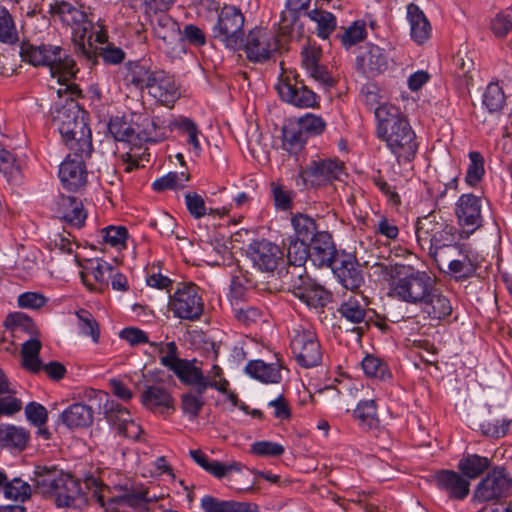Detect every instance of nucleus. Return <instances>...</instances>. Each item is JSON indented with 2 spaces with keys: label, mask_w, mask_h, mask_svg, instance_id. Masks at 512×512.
Segmentation results:
<instances>
[{
  "label": "nucleus",
  "mask_w": 512,
  "mask_h": 512,
  "mask_svg": "<svg viewBox=\"0 0 512 512\" xmlns=\"http://www.w3.org/2000/svg\"><path fill=\"white\" fill-rule=\"evenodd\" d=\"M20 56L23 61L33 66H45L49 68L53 78H57L58 83L64 88L57 90L58 96L61 98L63 94L70 96L64 103L55 104L52 111V122L54 127L65 129L66 125L78 119L85 112L80 109L78 103L71 97L80 93L79 88L74 84H69L77 73L75 61L60 46L40 45L34 46L29 43H22L20 47Z\"/></svg>",
  "instance_id": "obj_1"
},
{
  "label": "nucleus",
  "mask_w": 512,
  "mask_h": 512,
  "mask_svg": "<svg viewBox=\"0 0 512 512\" xmlns=\"http://www.w3.org/2000/svg\"><path fill=\"white\" fill-rule=\"evenodd\" d=\"M377 135L396 156L399 164L411 162L417 152L416 135L400 109L382 104L375 110Z\"/></svg>",
  "instance_id": "obj_2"
},
{
  "label": "nucleus",
  "mask_w": 512,
  "mask_h": 512,
  "mask_svg": "<svg viewBox=\"0 0 512 512\" xmlns=\"http://www.w3.org/2000/svg\"><path fill=\"white\" fill-rule=\"evenodd\" d=\"M434 261L441 271L454 276L457 280L473 277L479 267L477 253L465 243L442 252Z\"/></svg>",
  "instance_id": "obj_3"
},
{
  "label": "nucleus",
  "mask_w": 512,
  "mask_h": 512,
  "mask_svg": "<svg viewBox=\"0 0 512 512\" xmlns=\"http://www.w3.org/2000/svg\"><path fill=\"white\" fill-rule=\"evenodd\" d=\"M244 16L234 6H224L213 26V37L222 42L229 49L241 46L244 37Z\"/></svg>",
  "instance_id": "obj_4"
},
{
  "label": "nucleus",
  "mask_w": 512,
  "mask_h": 512,
  "mask_svg": "<svg viewBox=\"0 0 512 512\" xmlns=\"http://www.w3.org/2000/svg\"><path fill=\"white\" fill-rule=\"evenodd\" d=\"M301 272V269L292 272L290 279L282 281L283 284L287 285L294 296L307 306L316 309L325 307L331 300L330 292L313 281L307 274L301 275Z\"/></svg>",
  "instance_id": "obj_5"
},
{
  "label": "nucleus",
  "mask_w": 512,
  "mask_h": 512,
  "mask_svg": "<svg viewBox=\"0 0 512 512\" xmlns=\"http://www.w3.org/2000/svg\"><path fill=\"white\" fill-rule=\"evenodd\" d=\"M410 273H405L395 283L392 291L400 300L410 304L420 305L430 290L434 287L432 278L424 271H415L410 269Z\"/></svg>",
  "instance_id": "obj_6"
},
{
  "label": "nucleus",
  "mask_w": 512,
  "mask_h": 512,
  "mask_svg": "<svg viewBox=\"0 0 512 512\" xmlns=\"http://www.w3.org/2000/svg\"><path fill=\"white\" fill-rule=\"evenodd\" d=\"M88 404L74 403L60 414L61 422L70 429L88 427L92 424L94 413L102 408L107 401V393L100 390H89L86 393Z\"/></svg>",
  "instance_id": "obj_7"
},
{
  "label": "nucleus",
  "mask_w": 512,
  "mask_h": 512,
  "mask_svg": "<svg viewBox=\"0 0 512 512\" xmlns=\"http://www.w3.org/2000/svg\"><path fill=\"white\" fill-rule=\"evenodd\" d=\"M169 307L177 318L190 321L199 319L204 304L198 294V287L193 283L183 284L170 297Z\"/></svg>",
  "instance_id": "obj_8"
},
{
  "label": "nucleus",
  "mask_w": 512,
  "mask_h": 512,
  "mask_svg": "<svg viewBox=\"0 0 512 512\" xmlns=\"http://www.w3.org/2000/svg\"><path fill=\"white\" fill-rule=\"evenodd\" d=\"M276 89L280 98L299 108H310L317 104V95L297 75L280 78Z\"/></svg>",
  "instance_id": "obj_9"
},
{
  "label": "nucleus",
  "mask_w": 512,
  "mask_h": 512,
  "mask_svg": "<svg viewBox=\"0 0 512 512\" xmlns=\"http://www.w3.org/2000/svg\"><path fill=\"white\" fill-rule=\"evenodd\" d=\"M512 486V478L505 468L496 467L477 485L474 498L481 502L499 500L506 497Z\"/></svg>",
  "instance_id": "obj_10"
},
{
  "label": "nucleus",
  "mask_w": 512,
  "mask_h": 512,
  "mask_svg": "<svg viewBox=\"0 0 512 512\" xmlns=\"http://www.w3.org/2000/svg\"><path fill=\"white\" fill-rule=\"evenodd\" d=\"M65 127V129L58 130L65 145L73 153L90 155L92 152V136L86 121V114L84 113Z\"/></svg>",
  "instance_id": "obj_11"
},
{
  "label": "nucleus",
  "mask_w": 512,
  "mask_h": 512,
  "mask_svg": "<svg viewBox=\"0 0 512 512\" xmlns=\"http://www.w3.org/2000/svg\"><path fill=\"white\" fill-rule=\"evenodd\" d=\"M277 47V41L271 32L255 28L248 33L244 50L250 61L264 63L272 57Z\"/></svg>",
  "instance_id": "obj_12"
},
{
  "label": "nucleus",
  "mask_w": 512,
  "mask_h": 512,
  "mask_svg": "<svg viewBox=\"0 0 512 512\" xmlns=\"http://www.w3.org/2000/svg\"><path fill=\"white\" fill-rule=\"evenodd\" d=\"M291 349L297 362L304 368L315 367L321 362L320 344L310 331L296 332L291 340Z\"/></svg>",
  "instance_id": "obj_13"
},
{
  "label": "nucleus",
  "mask_w": 512,
  "mask_h": 512,
  "mask_svg": "<svg viewBox=\"0 0 512 512\" xmlns=\"http://www.w3.org/2000/svg\"><path fill=\"white\" fill-rule=\"evenodd\" d=\"M246 254L253 265L263 272H273L283 260L280 247L265 239L251 242Z\"/></svg>",
  "instance_id": "obj_14"
},
{
  "label": "nucleus",
  "mask_w": 512,
  "mask_h": 512,
  "mask_svg": "<svg viewBox=\"0 0 512 512\" xmlns=\"http://www.w3.org/2000/svg\"><path fill=\"white\" fill-rule=\"evenodd\" d=\"M81 267L80 278L89 290L103 293L108 289L112 264L102 259H87Z\"/></svg>",
  "instance_id": "obj_15"
},
{
  "label": "nucleus",
  "mask_w": 512,
  "mask_h": 512,
  "mask_svg": "<svg viewBox=\"0 0 512 512\" xmlns=\"http://www.w3.org/2000/svg\"><path fill=\"white\" fill-rule=\"evenodd\" d=\"M343 163L337 159H317L310 162L301 170L300 176L304 182L311 185H322L332 180L340 179L343 174Z\"/></svg>",
  "instance_id": "obj_16"
},
{
  "label": "nucleus",
  "mask_w": 512,
  "mask_h": 512,
  "mask_svg": "<svg viewBox=\"0 0 512 512\" xmlns=\"http://www.w3.org/2000/svg\"><path fill=\"white\" fill-rule=\"evenodd\" d=\"M86 154L68 155L59 167V178L64 188L70 191H78L87 182V171L83 157Z\"/></svg>",
  "instance_id": "obj_17"
},
{
  "label": "nucleus",
  "mask_w": 512,
  "mask_h": 512,
  "mask_svg": "<svg viewBox=\"0 0 512 512\" xmlns=\"http://www.w3.org/2000/svg\"><path fill=\"white\" fill-rule=\"evenodd\" d=\"M310 261L314 266L331 268L341 256L337 253L332 236L326 231L309 241Z\"/></svg>",
  "instance_id": "obj_18"
},
{
  "label": "nucleus",
  "mask_w": 512,
  "mask_h": 512,
  "mask_svg": "<svg viewBox=\"0 0 512 512\" xmlns=\"http://www.w3.org/2000/svg\"><path fill=\"white\" fill-rule=\"evenodd\" d=\"M366 49V52L356 59L357 69L368 78L386 71L391 58L385 49L374 44L367 45Z\"/></svg>",
  "instance_id": "obj_19"
},
{
  "label": "nucleus",
  "mask_w": 512,
  "mask_h": 512,
  "mask_svg": "<svg viewBox=\"0 0 512 512\" xmlns=\"http://www.w3.org/2000/svg\"><path fill=\"white\" fill-rule=\"evenodd\" d=\"M331 269L346 289L355 291L364 283L362 270L351 254H341Z\"/></svg>",
  "instance_id": "obj_20"
},
{
  "label": "nucleus",
  "mask_w": 512,
  "mask_h": 512,
  "mask_svg": "<svg viewBox=\"0 0 512 512\" xmlns=\"http://www.w3.org/2000/svg\"><path fill=\"white\" fill-rule=\"evenodd\" d=\"M455 213L459 224L473 228L466 233L465 238L482 225L481 199L473 194H463L456 203Z\"/></svg>",
  "instance_id": "obj_21"
},
{
  "label": "nucleus",
  "mask_w": 512,
  "mask_h": 512,
  "mask_svg": "<svg viewBox=\"0 0 512 512\" xmlns=\"http://www.w3.org/2000/svg\"><path fill=\"white\" fill-rule=\"evenodd\" d=\"M54 495L59 507L81 509L88 502L81 492L80 483L69 474H65Z\"/></svg>",
  "instance_id": "obj_22"
},
{
  "label": "nucleus",
  "mask_w": 512,
  "mask_h": 512,
  "mask_svg": "<svg viewBox=\"0 0 512 512\" xmlns=\"http://www.w3.org/2000/svg\"><path fill=\"white\" fill-rule=\"evenodd\" d=\"M142 405L156 413L174 411V399L170 392L162 385H146L141 393Z\"/></svg>",
  "instance_id": "obj_23"
},
{
  "label": "nucleus",
  "mask_w": 512,
  "mask_h": 512,
  "mask_svg": "<svg viewBox=\"0 0 512 512\" xmlns=\"http://www.w3.org/2000/svg\"><path fill=\"white\" fill-rule=\"evenodd\" d=\"M148 92L158 102L166 106H172L180 97L179 88L173 76L164 71L157 72Z\"/></svg>",
  "instance_id": "obj_24"
},
{
  "label": "nucleus",
  "mask_w": 512,
  "mask_h": 512,
  "mask_svg": "<svg viewBox=\"0 0 512 512\" xmlns=\"http://www.w3.org/2000/svg\"><path fill=\"white\" fill-rule=\"evenodd\" d=\"M196 364L195 359H181L170 370L173 371L181 383L197 389L199 393H205L209 383L204 382V373Z\"/></svg>",
  "instance_id": "obj_25"
},
{
  "label": "nucleus",
  "mask_w": 512,
  "mask_h": 512,
  "mask_svg": "<svg viewBox=\"0 0 512 512\" xmlns=\"http://www.w3.org/2000/svg\"><path fill=\"white\" fill-rule=\"evenodd\" d=\"M287 259L289 265L284 273L281 272L282 281L290 279L291 273L298 269L302 270L301 275L307 274L304 267L305 263L310 260V251L307 241L289 237Z\"/></svg>",
  "instance_id": "obj_26"
},
{
  "label": "nucleus",
  "mask_w": 512,
  "mask_h": 512,
  "mask_svg": "<svg viewBox=\"0 0 512 512\" xmlns=\"http://www.w3.org/2000/svg\"><path fill=\"white\" fill-rule=\"evenodd\" d=\"M465 232L457 233L454 226L443 221L441 228L437 231L434 239L428 247L429 255L434 259L439 257L442 252L454 248L456 245L461 244L458 238H463Z\"/></svg>",
  "instance_id": "obj_27"
},
{
  "label": "nucleus",
  "mask_w": 512,
  "mask_h": 512,
  "mask_svg": "<svg viewBox=\"0 0 512 512\" xmlns=\"http://www.w3.org/2000/svg\"><path fill=\"white\" fill-rule=\"evenodd\" d=\"M435 481L437 486L448 491L452 498L464 499L469 494V481L455 471L441 470L435 475Z\"/></svg>",
  "instance_id": "obj_28"
},
{
  "label": "nucleus",
  "mask_w": 512,
  "mask_h": 512,
  "mask_svg": "<svg viewBox=\"0 0 512 512\" xmlns=\"http://www.w3.org/2000/svg\"><path fill=\"white\" fill-rule=\"evenodd\" d=\"M56 211L60 218L77 228H80L87 218L82 202L73 196L61 195Z\"/></svg>",
  "instance_id": "obj_29"
},
{
  "label": "nucleus",
  "mask_w": 512,
  "mask_h": 512,
  "mask_svg": "<svg viewBox=\"0 0 512 512\" xmlns=\"http://www.w3.org/2000/svg\"><path fill=\"white\" fill-rule=\"evenodd\" d=\"M443 221L442 217L435 212L418 218L415 224V236L422 249H428Z\"/></svg>",
  "instance_id": "obj_30"
},
{
  "label": "nucleus",
  "mask_w": 512,
  "mask_h": 512,
  "mask_svg": "<svg viewBox=\"0 0 512 512\" xmlns=\"http://www.w3.org/2000/svg\"><path fill=\"white\" fill-rule=\"evenodd\" d=\"M407 19L412 39L422 44L430 37L431 26L423 11L414 3L407 6Z\"/></svg>",
  "instance_id": "obj_31"
},
{
  "label": "nucleus",
  "mask_w": 512,
  "mask_h": 512,
  "mask_svg": "<svg viewBox=\"0 0 512 512\" xmlns=\"http://www.w3.org/2000/svg\"><path fill=\"white\" fill-rule=\"evenodd\" d=\"M422 312L427 314L432 319H443L449 316L452 312L450 300L441 294L434 286L427 299L419 305Z\"/></svg>",
  "instance_id": "obj_32"
},
{
  "label": "nucleus",
  "mask_w": 512,
  "mask_h": 512,
  "mask_svg": "<svg viewBox=\"0 0 512 512\" xmlns=\"http://www.w3.org/2000/svg\"><path fill=\"white\" fill-rule=\"evenodd\" d=\"M65 474L55 466H37L33 480L40 493L54 494Z\"/></svg>",
  "instance_id": "obj_33"
},
{
  "label": "nucleus",
  "mask_w": 512,
  "mask_h": 512,
  "mask_svg": "<svg viewBox=\"0 0 512 512\" xmlns=\"http://www.w3.org/2000/svg\"><path fill=\"white\" fill-rule=\"evenodd\" d=\"M158 70H152L145 62H132L128 64L125 81L128 85H133L136 89H149Z\"/></svg>",
  "instance_id": "obj_34"
},
{
  "label": "nucleus",
  "mask_w": 512,
  "mask_h": 512,
  "mask_svg": "<svg viewBox=\"0 0 512 512\" xmlns=\"http://www.w3.org/2000/svg\"><path fill=\"white\" fill-rule=\"evenodd\" d=\"M368 305V298L362 293H358L344 301L338 311L348 321L358 324L365 320Z\"/></svg>",
  "instance_id": "obj_35"
},
{
  "label": "nucleus",
  "mask_w": 512,
  "mask_h": 512,
  "mask_svg": "<svg viewBox=\"0 0 512 512\" xmlns=\"http://www.w3.org/2000/svg\"><path fill=\"white\" fill-rule=\"evenodd\" d=\"M201 507L205 512H258L257 506L236 501H220L212 496H204Z\"/></svg>",
  "instance_id": "obj_36"
},
{
  "label": "nucleus",
  "mask_w": 512,
  "mask_h": 512,
  "mask_svg": "<svg viewBox=\"0 0 512 512\" xmlns=\"http://www.w3.org/2000/svg\"><path fill=\"white\" fill-rule=\"evenodd\" d=\"M245 371L252 378L265 383H278L281 380L280 367L276 363L252 360L246 365Z\"/></svg>",
  "instance_id": "obj_37"
},
{
  "label": "nucleus",
  "mask_w": 512,
  "mask_h": 512,
  "mask_svg": "<svg viewBox=\"0 0 512 512\" xmlns=\"http://www.w3.org/2000/svg\"><path fill=\"white\" fill-rule=\"evenodd\" d=\"M307 137L293 120H290L282 129V147L290 154H298L306 144Z\"/></svg>",
  "instance_id": "obj_38"
},
{
  "label": "nucleus",
  "mask_w": 512,
  "mask_h": 512,
  "mask_svg": "<svg viewBox=\"0 0 512 512\" xmlns=\"http://www.w3.org/2000/svg\"><path fill=\"white\" fill-rule=\"evenodd\" d=\"M491 465L488 457L477 454L464 455L458 463V469L463 476L469 479H476L482 475Z\"/></svg>",
  "instance_id": "obj_39"
},
{
  "label": "nucleus",
  "mask_w": 512,
  "mask_h": 512,
  "mask_svg": "<svg viewBox=\"0 0 512 512\" xmlns=\"http://www.w3.org/2000/svg\"><path fill=\"white\" fill-rule=\"evenodd\" d=\"M305 15L317 24V36L322 39H328L337 27L335 16L322 9H313L305 12Z\"/></svg>",
  "instance_id": "obj_40"
},
{
  "label": "nucleus",
  "mask_w": 512,
  "mask_h": 512,
  "mask_svg": "<svg viewBox=\"0 0 512 512\" xmlns=\"http://www.w3.org/2000/svg\"><path fill=\"white\" fill-rule=\"evenodd\" d=\"M103 414L106 420L116 429L117 433L124 428L127 422L131 419L129 410L122 407L120 404L109 400L107 394V401H103Z\"/></svg>",
  "instance_id": "obj_41"
},
{
  "label": "nucleus",
  "mask_w": 512,
  "mask_h": 512,
  "mask_svg": "<svg viewBox=\"0 0 512 512\" xmlns=\"http://www.w3.org/2000/svg\"><path fill=\"white\" fill-rule=\"evenodd\" d=\"M291 224L296 234V239L311 241L319 234L318 226L313 218L308 215L298 213L291 219Z\"/></svg>",
  "instance_id": "obj_42"
},
{
  "label": "nucleus",
  "mask_w": 512,
  "mask_h": 512,
  "mask_svg": "<svg viewBox=\"0 0 512 512\" xmlns=\"http://www.w3.org/2000/svg\"><path fill=\"white\" fill-rule=\"evenodd\" d=\"M29 440L28 432L13 425L0 426V444L23 449Z\"/></svg>",
  "instance_id": "obj_43"
},
{
  "label": "nucleus",
  "mask_w": 512,
  "mask_h": 512,
  "mask_svg": "<svg viewBox=\"0 0 512 512\" xmlns=\"http://www.w3.org/2000/svg\"><path fill=\"white\" fill-rule=\"evenodd\" d=\"M40 349L41 342L38 339H30L22 345L23 366L34 373L40 372L42 369V362L38 356Z\"/></svg>",
  "instance_id": "obj_44"
},
{
  "label": "nucleus",
  "mask_w": 512,
  "mask_h": 512,
  "mask_svg": "<svg viewBox=\"0 0 512 512\" xmlns=\"http://www.w3.org/2000/svg\"><path fill=\"white\" fill-rule=\"evenodd\" d=\"M173 125L187 137V143L192 146L193 153L199 156L202 147L199 141L200 130L197 124L189 118L180 117L174 121Z\"/></svg>",
  "instance_id": "obj_45"
},
{
  "label": "nucleus",
  "mask_w": 512,
  "mask_h": 512,
  "mask_svg": "<svg viewBox=\"0 0 512 512\" xmlns=\"http://www.w3.org/2000/svg\"><path fill=\"white\" fill-rule=\"evenodd\" d=\"M354 417L364 429H373L378 426L379 420L374 400L361 401L354 410Z\"/></svg>",
  "instance_id": "obj_46"
},
{
  "label": "nucleus",
  "mask_w": 512,
  "mask_h": 512,
  "mask_svg": "<svg viewBox=\"0 0 512 512\" xmlns=\"http://www.w3.org/2000/svg\"><path fill=\"white\" fill-rule=\"evenodd\" d=\"M310 0H287L286 9L281 13L280 27L286 32L299 18L302 11L307 12Z\"/></svg>",
  "instance_id": "obj_47"
},
{
  "label": "nucleus",
  "mask_w": 512,
  "mask_h": 512,
  "mask_svg": "<svg viewBox=\"0 0 512 512\" xmlns=\"http://www.w3.org/2000/svg\"><path fill=\"white\" fill-rule=\"evenodd\" d=\"M124 491L125 493L123 495L117 496L111 499V501L121 502L131 507H139L143 503L152 502L155 500V498L147 497L148 491L143 486L135 487L131 485L128 487L126 485Z\"/></svg>",
  "instance_id": "obj_48"
},
{
  "label": "nucleus",
  "mask_w": 512,
  "mask_h": 512,
  "mask_svg": "<svg viewBox=\"0 0 512 512\" xmlns=\"http://www.w3.org/2000/svg\"><path fill=\"white\" fill-rule=\"evenodd\" d=\"M483 105L490 113L500 111L505 104V95L498 83L488 84L482 99Z\"/></svg>",
  "instance_id": "obj_49"
},
{
  "label": "nucleus",
  "mask_w": 512,
  "mask_h": 512,
  "mask_svg": "<svg viewBox=\"0 0 512 512\" xmlns=\"http://www.w3.org/2000/svg\"><path fill=\"white\" fill-rule=\"evenodd\" d=\"M204 393H199L197 389L187 392L181 397V408L184 414L190 419H195L205 404Z\"/></svg>",
  "instance_id": "obj_50"
},
{
  "label": "nucleus",
  "mask_w": 512,
  "mask_h": 512,
  "mask_svg": "<svg viewBox=\"0 0 512 512\" xmlns=\"http://www.w3.org/2000/svg\"><path fill=\"white\" fill-rule=\"evenodd\" d=\"M189 180V174L185 172H170L167 175L156 179L152 187L155 191L161 192L167 189H180L185 187Z\"/></svg>",
  "instance_id": "obj_51"
},
{
  "label": "nucleus",
  "mask_w": 512,
  "mask_h": 512,
  "mask_svg": "<svg viewBox=\"0 0 512 512\" xmlns=\"http://www.w3.org/2000/svg\"><path fill=\"white\" fill-rule=\"evenodd\" d=\"M293 121L307 138L321 134L326 127L325 121L320 116L312 113H307Z\"/></svg>",
  "instance_id": "obj_52"
},
{
  "label": "nucleus",
  "mask_w": 512,
  "mask_h": 512,
  "mask_svg": "<svg viewBox=\"0 0 512 512\" xmlns=\"http://www.w3.org/2000/svg\"><path fill=\"white\" fill-rule=\"evenodd\" d=\"M270 188L275 208L281 211L290 210L293 206L295 193L277 182H272Z\"/></svg>",
  "instance_id": "obj_53"
},
{
  "label": "nucleus",
  "mask_w": 512,
  "mask_h": 512,
  "mask_svg": "<svg viewBox=\"0 0 512 512\" xmlns=\"http://www.w3.org/2000/svg\"><path fill=\"white\" fill-rule=\"evenodd\" d=\"M18 40V32L12 15L6 8L0 7V41L12 44Z\"/></svg>",
  "instance_id": "obj_54"
},
{
  "label": "nucleus",
  "mask_w": 512,
  "mask_h": 512,
  "mask_svg": "<svg viewBox=\"0 0 512 512\" xmlns=\"http://www.w3.org/2000/svg\"><path fill=\"white\" fill-rule=\"evenodd\" d=\"M153 11L154 15L151 18V25L154 32L159 38L166 40L169 32L175 30L176 22L165 11Z\"/></svg>",
  "instance_id": "obj_55"
},
{
  "label": "nucleus",
  "mask_w": 512,
  "mask_h": 512,
  "mask_svg": "<svg viewBox=\"0 0 512 512\" xmlns=\"http://www.w3.org/2000/svg\"><path fill=\"white\" fill-rule=\"evenodd\" d=\"M336 37L339 38L344 47L350 48L365 39V24L360 21H355L351 26L346 28L342 34H338Z\"/></svg>",
  "instance_id": "obj_56"
},
{
  "label": "nucleus",
  "mask_w": 512,
  "mask_h": 512,
  "mask_svg": "<svg viewBox=\"0 0 512 512\" xmlns=\"http://www.w3.org/2000/svg\"><path fill=\"white\" fill-rule=\"evenodd\" d=\"M471 163L466 172V182L475 186L484 175V159L479 152L472 151L469 153Z\"/></svg>",
  "instance_id": "obj_57"
},
{
  "label": "nucleus",
  "mask_w": 512,
  "mask_h": 512,
  "mask_svg": "<svg viewBox=\"0 0 512 512\" xmlns=\"http://www.w3.org/2000/svg\"><path fill=\"white\" fill-rule=\"evenodd\" d=\"M150 345L157 348L160 354V363L168 369H171L177 361L181 360L178 357V348L175 342L150 343Z\"/></svg>",
  "instance_id": "obj_58"
},
{
  "label": "nucleus",
  "mask_w": 512,
  "mask_h": 512,
  "mask_svg": "<svg viewBox=\"0 0 512 512\" xmlns=\"http://www.w3.org/2000/svg\"><path fill=\"white\" fill-rule=\"evenodd\" d=\"M79 320V328L83 335L90 336L93 342L97 343L99 340V326L93 316L87 310H80L77 312Z\"/></svg>",
  "instance_id": "obj_59"
},
{
  "label": "nucleus",
  "mask_w": 512,
  "mask_h": 512,
  "mask_svg": "<svg viewBox=\"0 0 512 512\" xmlns=\"http://www.w3.org/2000/svg\"><path fill=\"white\" fill-rule=\"evenodd\" d=\"M109 131L117 141L131 142L135 139V129L126 121L116 118L110 121Z\"/></svg>",
  "instance_id": "obj_60"
},
{
  "label": "nucleus",
  "mask_w": 512,
  "mask_h": 512,
  "mask_svg": "<svg viewBox=\"0 0 512 512\" xmlns=\"http://www.w3.org/2000/svg\"><path fill=\"white\" fill-rule=\"evenodd\" d=\"M4 496L15 501H25L30 497V486L20 479H14L4 485Z\"/></svg>",
  "instance_id": "obj_61"
},
{
  "label": "nucleus",
  "mask_w": 512,
  "mask_h": 512,
  "mask_svg": "<svg viewBox=\"0 0 512 512\" xmlns=\"http://www.w3.org/2000/svg\"><path fill=\"white\" fill-rule=\"evenodd\" d=\"M362 368L364 373L372 378L383 380L388 375L386 364L374 356H366L362 361Z\"/></svg>",
  "instance_id": "obj_62"
},
{
  "label": "nucleus",
  "mask_w": 512,
  "mask_h": 512,
  "mask_svg": "<svg viewBox=\"0 0 512 512\" xmlns=\"http://www.w3.org/2000/svg\"><path fill=\"white\" fill-rule=\"evenodd\" d=\"M185 204L189 213L195 218H202L207 214V207L204 198L196 192L185 194Z\"/></svg>",
  "instance_id": "obj_63"
},
{
  "label": "nucleus",
  "mask_w": 512,
  "mask_h": 512,
  "mask_svg": "<svg viewBox=\"0 0 512 512\" xmlns=\"http://www.w3.org/2000/svg\"><path fill=\"white\" fill-rule=\"evenodd\" d=\"M104 242L112 246H123L127 240L128 232L124 226H109L102 231Z\"/></svg>",
  "instance_id": "obj_64"
}]
</instances>
